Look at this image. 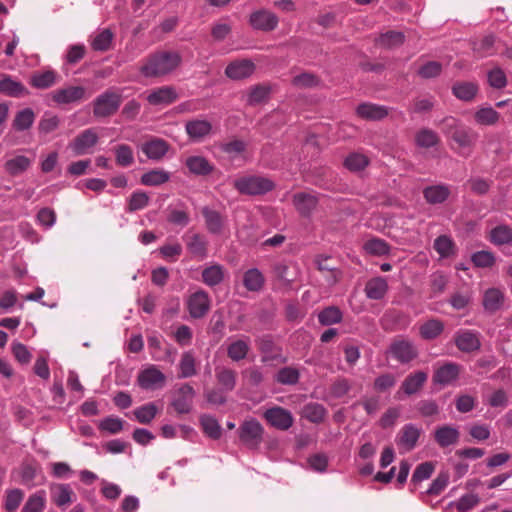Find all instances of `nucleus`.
I'll use <instances>...</instances> for the list:
<instances>
[{"instance_id":"obj_1","label":"nucleus","mask_w":512,"mask_h":512,"mask_svg":"<svg viewBox=\"0 0 512 512\" xmlns=\"http://www.w3.org/2000/svg\"><path fill=\"white\" fill-rule=\"evenodd\" d=\"M182 62L178 51L160 50L150 54L139 71L146 78L162 77L175 71Z\"/></svg>"},{"instance_id":"obj_2","label":"nucleus","mask_w":512,"mask_h":512,"mask_svg":"<svg viewBox=\"0 0 512 512\" xmlns=\"http://www.w3.org/2000/svg\"><path fill=\"white\" fill-rule=\"evenodd\" d=\"M443 127L446 134L462 150L458 153L462 156H469L472 148L478 140V133L472 128L460 123L454 117H446L443 120Z\"/></svg>"},{"instance_id":"obj_3","label":"nucleus","mask_w":512,"mask_h":512,"mask_svg":"<svg viewBox=\"0 0 512 512\" xmlns=\"http://www.w3.org/2000/svg\"><path fill=\"white\" fill-rule=\"evenodd\" d=\"M233 187L242 195L261 196L273 191L276 184L269 177L246 175L234 180Z\"/></svg>"},{"instance_id":"obj_4","label":"nucleus","mask_w":512,"mask_h":512,"mask_svg":"<svg viewBox=\"0 0 512 512\" xmlns=\"http://www.w3.org/2000/svg\"><path fill=\"white\" fill-rule=\"evenodd\" d=\"M122 94L114 89H107L99 94L92 102L93 115L97 119L113 116L122 104Z\"/></svg>"},{"instance_id":"obj_5","label":"nucleus","mask_w":512,"mask_h":512,"mask_svg":"<svg viewBox=\"0 0 512 512\" xmlns=\"http://www.w3.org/2000/svg\"><path fill=\"white\" fill-rule=\"evenodd\" d=\"M264 428L256 418L242 422L238 429L240 441L250 449H257L263 441Z\"/></svg>"},{"instance_id":"obj_6","label":"nucleus","mask_w":512,"mask_h":512,"mask_svg":"<svg viewBox=\"0 0 512 512\" xmlns=\"http://www.w3.org/2000/svg\"><path fill=\"white\" fill-rule=\"evenodd\" d=\"M386 354L400 364H408L418 357L419 352L413 341L398 338L391 342Z\"/></svg>"},{"instance_id":"obj_7","label":"nucleus","mask_w":512,"mask_h":512,"mask_svg":"<svg viewBox=\"0 0 512 512\" xmlns=\"http://www.w3.org/2000/svg\"><path fill=\"white\" fill-rule=\"evenodd\" d=\"M256 343L262 354L261 361L263 363L273 361L286 363L288 361L287 357L282 355V348L275 343L272 335H262L256 339Z\"/></svg>"},{"instance_id":"obj_8","label":"nucleus","mask_w":512,"mask_h":512,"mask_svg":"<svg viewBox=\"0 0 512 512\" xmlns=\"http://www.w3.org/2000/svg\"><path fill=\"white\" fill-rule=\"evenodd\" d=\"M195 395V389L189 383H184L175 390L170 404L178 414H188L192 411Z\"/></svg>"},{"instance_id":"obj_9","label":"nucleus","mask_w":512,"mask_h":512,"mask_svg":"<svg viewBox=\"0 0 512 512\" xmlns=\"http://www.w3.org/2000/svg\"><path fill=\"white\" fill-rule=\"evenodd\" d=\"M455 346L463 353H472L481 348V334L476 330L459 329L454 334Z\"/></svg>"},{"instance_id":"obj_10","label":"nucleus","mask_w":512,"mask_h":512,"mask_svg":"<svg viewBox=\"0 0 512 512\" xmlns=\"http://www.w3.org/2000/svg\"><path fill=\"white\" fill-rule=\"evenodd\" d=\"M99 137L94 129L89 128L79 133L68 145L76 156H82L91 152L98 143Z\"/></svg>"},{"instance_id":"obj_11","label":"nucleus","mask_w":512,"mask_h":512,"mask_svg":"<svg viewBox=\"0 0 512 512\" xmlns=\"http://www.w3.org/2000/svg\"><path fill=\"white\" fill-rule=\"evenodd\" d=\"M211 307V300L209 294L199 289L192 293L187 299V309L190 316L194 319L203 318Z\"/></svg>"},{"instance_id":"obj_12","label":"nucleus","mask_w":512,"mask_h":512,"mask_svg":"<svg viewBox=\"0 0 512 512\" xmlns=\"http://www.w3.org/2000/svg\"><path fill=\"white\" fill-rule=\"evenodd\" d=\"M427 379L428 374L421 370L408 374L402 381L396 397L401 400L403 399L402 394L408 397L417 394L423 388Z\"/></svg>"},{"instance_id":"obj_13","label":"nucleus","mask_w":512,"mask_h":512,"mask_svg":"<svg viewBox=\"0 0 512 512\" xmlns=\"http://www.w3.org/2000/svg\"><path fill=\"white\" fill-rule=\"evenodd\" d=\"M265 420L274 428L286 431L294 422L292 413L280 406H274L264 412Z\"/></svg>"},{"instance_id":"obj_14","label":"nucleus","mask_w":512,"mask_h":512,"mask_svg":"<svg viewBox=\"0 0 512 512\" xmlns=\"http://www.w3.org/2000/svg\"><path fill=\"white\" fill-rule=\"evenodd\" d=\"M166 376L156 366L151 365L142 370L137 377L138 385L145 390H155L162 388L165 384Z\"/></svg>"},{"instance_id":"obj_15","label":"nucleus","mask_w":512,"mask_h":512,"mask_svg":"<svg viewBox=\"0 0 512 512\" xmlns=\"http://www.w3.org/2000/svg\"><path fill=\"white\" fill-rule=\"evenodd\" d=\"M212 123L202 118H194L185 123V132L193 142H201L212 133Z\"/></svg>"},{"instance_id":"obj_16","label":"nucleus","mask_w":512,"mask_h":512,"mask_svg":"<svg viewBox=\"0 0 512 512\" xmlns=\"http://www.w3.org/2000/svg\"><path fill=\"white\" fill-rule=\"evenodd\" d=\"M272 272L276 279L286 288H290L292 284L297 281L300 274L297 264H288L284 261L274 263Z\"/></svg>"},{"instance_id":"obj_17","label":"nucleus","mask_w":512,"mask_h":512,"mask_svg":"<svg viewBox=\"0 0 512 512\" xmlns=\"http://www.w3.org/2000/svg\"><path fill=\"white\" fill-rule=\"evenodd\" d=\"M52 502L59 508H63L76 498V494L67 483H51L49 486Z\"/></svg>"},{"instance_id":"obj_18","label":"nucleus","mask_w":512,"mask_h":512,"mask_svg":"<svg viewBox=\"0 0 512 512\" xmlns=\"http://www.w3.org/2000/svg\"><path fill=\"white\" fill-rule=\"evenodd\" d=\"M201 214L204 218L207 231L212 235H220L226 224V217L209 206L202 207Z\"/></svg>"},{"instance_id":"obj_19","label":"nucleus","mask_w":512,"mask_h":512,"mask_svg":"<svg viewBox=\"0 0 512 512\" xmlns=\"http://www.w3.org/2000/svg\"><path fill=\"white\" fill-rule=\"evenodd\" d=\"M423 198L430 205L445 203L451 195V187L448 184L440 183L424 187Z\"/></svg>"},{"instance_id":"obj_20","label":"nucleus","mask_w":512,"mask_h":512,"mask_svg":"<svg viewBox=\"0 0 512 512\" xmlns=\"http://www.w3.org/2000/svg\"><path fill=\"white\" fill-rule=\"evenodd\" d=\"M255 71V64L248 59L236 60L225 68V75L232 80H242L250 77Z\"/></svg>"},{"instance_id":"obj_21","label":"nucleus","mask_w":512,"mask_h":512,"mask_svg":"<svg viewBox=\"0 0 512 512\" xmlns=\"http://www.w3.org/2000/svg\"><path fill=\"white\" fill-rule=\"evenodd\" d=\"M460 365L454 362H447L438 367L433 374L432 381L434 384L446 386L456 381L459 377Z\"/></svg>"},{"instance_id":"obj_22","label":"nucleus","mask_w":512,"mask_h":512,"mask_svg":"<svg viewBox=\"0 0 512 512\" xmlns=\"http://www.w3.org/2000/svg\"><path fill=\"white\" fill-rule=\"evenodd\" d=\"M169 147L170 146L166 140L153 137L141 145V151L148 159L159 161L167 154Z\"/></svg>"},{"instance_id":"obj_23","label":"nucleus","mask_w":512,"mask_h":512,"mask_svg":"<svg viewBox=\"0 0 512 512\" xmlns=\"http://www.w3.org/2000/svg\"><path fill=\"white\" fill-rule=\"evenodd\" d=\"M278 17L267 10H258L250 15V24L256 30L272 31L278 25Z\"/></svg>"},{"instance_id":"obj_24","label":"nucleus","mask_w":512,"mask_h":512,"mask_svg":"<svg viewBox=\"0 0 512 512\" xmlns=\"http://www.w3.org/2000/svg\"><path fill=\"white\" fill-rule=\"evenodd\" d=\"M292 203L303 217H310L318 205V198L311 193L298 192L293 195Z\"/></svg>"},{"instance_id":"obj_25","label":"nucleus","mask_w":512,"mask_h":512,"mask_svg":"<svg viewBox=\"0 0 512 512\" xmlns=\"http://www.w3.org/2000/svg\"><path fill=\"white\" fill-rule=\"evenodd\" d=\"M86 89L83 86H69L55 90L52 99L57 104H70L85 98Z\"/></svg>"},{"instance_id":"obj_26","label":"nucleus","mask_w":512,"mask_h":512,"mask_svg":"<svg viewBox=\"0 0 512 512\" xmlns=\"http://www.w3.org/2000/svg\"><path fill=\"white\" fill-rule=\"evenodd\" d=\"M0 94L12 98H22L30 95V92L20 81L13 79L11 75L4 74L0 79Z\"/></svg>"},{"instance_id":"obj_27","label":"nucleus","mask_w":512,"mask_h":512,"mask_svg":"<svg viewBox=\"0 0 512 512\" xmlns=\"http://www.w3.org/2000/svg\"><path fill=\"white\" fill-rule=\"evenodd\" d=\"M433 437L440 448H446L458 443L460 432L457 427L442 425L434 430Z\"/></svg>"},{"instance_id":"obj_28","label":"nucleus","mask_w":512,"mask_h":512,"mask_svg":"<svg viewBox=\"0 0 512 512\" xmlns=\"http://www.w3.org/2000/svg\"><path fill=\"white\" fill-rule=\"evenodd\" d=\"M183 240L186 248L191 255L201 260L208 256V240L200 233H194L191 236L184 235Z\"/></svg>"},{"instance_id":"obj_29","label":"nucleus","mask_w":512,"mask_h":512,"mask_svg":"<svg viewBox=\"0 0 512 512\" xmlns=\"http://www.w3.org/2000/svg\"><path fill=\"white\" fill-rule=\"evenodd\" d=\"M420 434L421 429H419L415 424H405L397 435L396 443L398 446L404 447L407 451H411L415 448Z\"/></svg>"},{"instance_id":"obj_30","label":"nucleus","mask_w":512,"mask_h":512,"mask_svg":"<svg viewBox=\"0 0 512 512\" xmlns=\"http://www.w3.org/2000/svg\"><path fill=\"white\" fill-rule=\"evenodd\" d=\"M185 166L189 172L195 176H208L211 174L215 166L206 157L201 155H191L186 158Z\"/></svg>"},{"instance_id":"obj_31","label":"nucleus","mask_w":512,"mask_h":512,"mask_svg":"<svg viewBox=\"0 0 512 512\" xmlns=\"http://www.w3.org/2000/svg\"><path fill=\"white\" fill-rule=\"evenodd\" d=\"M178 99V93L172 86H162L152 90L148 96L147 101L154 106L169 105Z\"/></svg>"},{"instance_id":"obj_32","label":"nucleus","mask_w":512,"mask_h":512,"mask_svg":"<svg viewBox=\"0 0 512 512\" xmlns=\"http://www.w3.org/2000/svg\"><path fill=\"white\" fill-rule=\"evenodd\" d=\"M504 302L505 294L499 288H488L483 294V309L490 314L499 311L503 307Z\"/></svg>"},{"instance_id":"obj_33","label":"nucleus","mask_w":512,"mask_h":512,"mask_svg":"<svg viewBox=\"0 0 512 512\" xmlns=\"http://www.w3.org/2000/svg\"><path fill=\"white\" fill-rule=\"evenodd\" d=\"M356 113L362 119L379 121L388 115V108L384 105L365 102L357 106Z\"/></svg>"},{"instance_id":"obj_34","label":"nucleus","mask_w":512,"mask_h":512,"mask_svg":"<svg viewBox=\"0 0 512 512\" xmlns=\"http://www.w3.org/2000/svg\"><path fill=\"white\" fill-rule=\"evenodd\" d=\"M389 289L386 278L377 276L369 279L364 288L365 295L370 300H381Z\"/></svg>"},{"instance_id":"obj_35","label":"nucleus","mask_w":512,"mask_h":512,"mask_svg":"<svg viewBox=\"0 0 512 512\" xmlns=\"http://www.w3.org/2000/svg\"><path fill=\"white\" fill-rule=\"evenodd\" d=\"M58 78L57 72L52 69L38 71L30 76L29 84L36 89H49L57 83Z\"/></svg>"},{"instance_id":"obj_36","label":"nucleus","mask_w":512,"mask_h":512,"mask_svg":"<svg viewBox=\"0 0 512 512\" xmlns=\"http://www.w3.org/2000/svg\"><path fill=\"white\" fill-rule=\"evenodd\" d=\"M250 350V339L244 336L240 339L232 341L227 346V356L234 362H240L244 360Z\"/></svg>"},{"instance_id":"obj_37","label":"nucleus","mask_w":512,"mask_h":512,"mask_svg":"<svg viewBox=\"0 0 512 512\" xmlns=\"http://www.w3.org/2000/svg\"><path fill=\"white\" fill-rule=\"evenodd\" d=\"M478 85L474 82L458 81L452 86V94L459 100L470 102L478 93Z\"/></svg>"},{"instance_id":"obj_38","label":"nucleus","mask_w":512,"mask_h":512,"mask_svg":"<svg viewBox=\"0 0 512 512\" xmlns=\"http://www.w3.org/2000/svg\"><path fill=\"white\" fill-rule=\"evenodd\" d=\"M225 268L220 264H213L202 270V281L209 287L221 284L225 279Z\"/></svg>"},{"instance_id":"obj_39","label":"nucleus","mask_w":512,"mask_h":512,"mask_svg":"<svg viewBox=\"0 0 512 512\" xmlns=\"http://www.w3.org/2000/svg\"><path fill=\"white\" fill-rule=\"evenodd\" d=\"M443 321L432 318L424 322L419 328V334L422 339L431 341L438 338L444 331Z\"/></svg>"},{"instance_id":"obj_40","label":"nucleus","mask_w":512,"mask_h":512,"mask_svg":"<svg viewBox=\"0 0 512 512\" xmlns=\"http://www.w3.org/2000/svg\"><path fill=\"white\" fill-rule=\"evenodd\" d=\"M215 377L221 389L230 392L236 387V372L228 367H217L215 369Z\"/></svg>"},{"instance_id":"obj_41","label":"nucleus","mask_w":512,"mask_h":512,"mask_svg":"<svg viewBox=\"0 0 512 512\" xmlns=\"http://www.w3.org/2000/svg\"><path fill=\"white\" fill-rule=\"evenodd\" d=\"M265 283V278L258 268H250L243 275V285L251 292H259Z\"/></svg>"},{"instance_id":"obj_42","label":"nucleus","mask_w":512,"mask_h":512,"mask_svg":"<svg viewBox=\"0 0 512 512\" xmlns=\"http://www.w3.org/2000/svg\"><path fill=\"white\" fill-rule=\"evenodd\" d=\"M170 180V173L164 169H153L144 174L140 178L142 185L156 187Z\"/></svg>"},{"instance_id":"obj_43","label":"nucleus","mask_w":512,"mask_h":512,"mask_svg":"<svg viewBox=\"0 0 512 512\" xmlns=\"http://www.w3.org/2000/svg\"><path fill=\"white\" fill-rule=\"evenodd\" d=\"M25 493L20 488H11L5 491L3 508L6 512H16L24 500Z\"/></svg>"},{"instance_id":"obj_44","label":"nucleus","mask_w":512,"mask_h":512,"mask_svg":"<svg viewBox=\"0 0 512 512\" xmlns=\"http://www.w3.org/2000/svg\"><path fill=\"white\" fill-rule=\"evenodd\" d=\"M46 491L41 489L29 495L21 512H43L46 507Z\"/></svg>"},{"instance_id":"obj_45","label":"nucleus","mask_w":512,"mask_h":512,"mask_svg":"<svg viewBox=\"0 0 512 512\" xmlns=\"http://www.w3.org/2000/svg\"><path fill=\"white\" fill-rule=\"evenodd\" d=\"M180 373L178 378L185 379L196 375V360L192 351L183 352L179 362Z\"/></svg>"},{"instance_id":"obj_46","label":"nucleus","mask_w":512,"mask_h":512,"mask_svg":"<svg viewBox=\"0 0 512 512\" xmlns=\"http://www.w3.org/2000/svg\"><path fill=\"white\" fill-rule=\"evenodd\" d=\"M405 41V35L403 32L389 30L382 33L377 39L376 43L386 49H391L401 46Z\"/></svg>"},{"instance_id":"obj_47","label":"nucleus","mask_w":512,"mask_h":512,"mask_svg":"<svg viewBox=\"0 0 512 512\" xmlns=\"http://www.w3.org/2000/svg\"><path fill=\"white\" fill-rule=\"evenodd\" d=\"M149 202L150 197L146 192L142 190L134 191L127 200L125 211L127 213H134L143 210L149 205Z\"/></svg>"},{"instance_id":"obj_48","label":"nucleus","mask_w":512,"mask_h":512,"mask_svg":"<svg viewBox=\"0 0 512 512\" xmlns=\"http://www.w3.org/2000/svg\"><path fill=\"white\" fill-rule=\"evenodd\" d=\"M327 414L326 408L317 402L307 403L303 407L302 415L311 423H321Z\"/></svg>"},{"instance_id":"obj_49","label":"nucleus","mask_w":512,"mask_h":512,"mask_svg":"<svg viewBox=\"0 0 512 512\" xmlns=\"http://www.w3.org/2000/svg\"><path fill=\"white\" fill-rule=\"evenodd\" d=\"M490 241L497 246L512 243V228L508 225H498L490 231Z\"/></svg>"},{"instance_id":"obj_50","label":"nucleus","mask_w":512,"mask_h":512,"mask_svg":"<svg viewBox=\"0 0 512 512\" xmlns=\"http://www.w3.org/2000/svg\"><path fill=\"white\" fill-rule=\"evenodd\" d=\"M35 120L34 111L31 108H24L18 111L12 122V127L16 131H25L31 128Z\"/></svg>"},{"instance_id":"obj_51","label":"nucleus","mask_w":512,"mask_h":512,"mask_svg":"<svg viewBox=\"0 0 512 512\" xmlns=\"http://www.w3.org/2000/svg\"><path fill=\"white\" fill-rule=\"evenodd\" d=\"M200 424L204 433L211 439L217 440L221 437V426L217 419L209 414H203L200 416Z\"/></svg>"},{"instance_id":"obj_52","label":"nucleus","mask_w":512,"mask_h":512,"mask_svg":"<svg viewBox=\"0 0 512 512\" xmlns=\"http://www.w3.org/2000/svg\"><path fill=\"white\" fill-rule=\"evenodd\" d=\"M31 165V160L24 156L18 155L6 161L4 167L6 172L11 176H17L26 171Z\"/></svg>"},{"instance_id":"obj_53","label":"nucleus","mask_w":512,"mask_h":512,"mask_svg":"<svg viewBox=\"0 0 512 512\" xmlns=\"http://www.w3.org/2000/svg\"><path fill=\"white\" fill-rule=\"evenodd\" d=\"M299 379V370L291 366H285L279 369L274 376V380L281 385H296Z\"/></svg>"},{"instance_id":"obj_54","label":"nucleus","mask_w":512,"mask_h":512,"mask_svg":"<svg viewBox=\"0 0 512 512\" xmlns=\"http://www.w3.org/2000/svg\"><path fill=\"white\" fill-rule=\"evenodd\" d=\"M500 118V114L492 107H482L474 114L475 122L479 125L492 126L495 125Z\"/></svg>"},{"instance_id":"obj_55","label":"nucleus","mask_w":512,"mask_h":512,"mask_svg":"<svg viewBox=\"0 0 512 512\" xmlns=\"http://www.w3.org/2000/svg\"><path fill=\"white\" fill-rule=\"evenodd\" d=\"M133 414L139 423L149 424L158 414V408L154 402H149L134 409Z\"/></svg>"},{"instance_id":"obj_56","label":"nucleus","mask_w":512,"mask_h":512,"mask_svg":"<svg viewBox=\"0 0 512 512\" xmlns=\"http://www.w3.org/2000/svg\"><path fill=\"white\" fill-rule=\"evenodd\" d=\"M343 314L337 306H328L318 314V321L323 326L338 324L342 321Z\"/></svg>"},{"instance_id":"obj_57","label":"nucleus","mask_w":512,"mask_h":512,"mask_svg":"<svg viewBox=\"0 0 512 512\" xmlns=\"http://www.w3.org/2000/svg\"><path fill=\"white\" fill-rule=\"evenodd\" d=\"M364 250L374 256H384L390 253V245L383 239L372 238L364 243Z\"/></svg>"},{"instance_id":"obj_58","label":"nucleus","mask_w":512,"mask_h":512,"mask_svg":"<svg viewBox=\"0 0 512 512\" xmlns=\"http://www.w3.org/2000/svg\"><path fill=\"white\" fill-rule=\"evenodd\" d=\"M271 89L266 85H255L250 88V92L247 97V103L250 106L258 105L268 100Z\"/></svg>"},{"instance_id":"obj_59","label":"nucleus","mask_w":512,"mask_h":512,"mask_svg":"<svg viewBox=\"0 0 512 512\" xmlns=\"http://www.w3.org/2000/svg\"><path fill=\"white\" fill-rule=\"evenodd\" d=\"M369 165V159L360 153H351L344 160V166L351 172H360Z\"/></svg>"},{"instance_id":"obj_60","label":"nucleus","mask_w":512,"mask_h":512,"mask_svg":"<svg viewBox=\"0 0 512 512\" xmlns=\"http://www.w3.org/2000/svg\"><path fill=\"white\" fill-rule=\"evenodd\" d=\"M434 249L442 258H448L454 254L455 244L449 236L440 235L434 241Z\"/></svg>"},{"instance_id":"obj_61","label":"nucleus","mask_w":512,"mask_h":512,"mask_svg":"<svg viewBox=\"0 0 512 512\" xmlns=\"http://www.w3.org/2000/svg\"><path fill=\"white\" fill-rule=\"evenodd\" d=\"M434 464L430 461L420 463L414 470L411 477V485L416 486L418 483L429 479L434 472Z\"/></svg>"},{"instance_id":"obj_62","label":"nucleus","mask_w":512,"mask_h":512,"mask_svg":"<svg viewBox=\"0 0 512 512\" xmlns=\"http://www.w3.org/2000/svg\"><path fill=\"white\" fill-rule=\"evenodd\" d=\"M115 159L117 165L128 167L134 162V154L132 148L127 144H120L115 148Z\"/></svg>"},{"instance_id":"obj_63","label":"nucleus","mask_w":512,"mask_h":512,"mask_svg":"<svg viewBox=\"0 0 512 512\" xmlns=\"http://www.w3.org/2000/svg\"><path fill=\"white\" fill-rule=\"evenodd\" d=\"M438 140L437 134L428 128L421 129L415 136L417 146L422 148H431L438 143Z\"/></svg>"},{"instance_id":"obj_64","label":"nucleus","mask_w":512,"mask_h":512,"mask_svg":"<svg viewBox=\"0 0 512 512\" xmlns=\"http://www.w3.org/2000/svg\"><path fill=\"white\" fill-rule=\"evenodd\" d=\"M113 40V33L109 29H104L98 33L92 40L91 46L95 51L109 50Z\"/></svg>"}]
</instances>
